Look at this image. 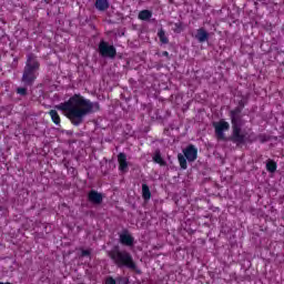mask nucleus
I'll use <instances>...</instances> for the list:
<instances>
[{
  "mask_svg": "<svg viewBox=\"0 0 284 284\" xmlns=\"http://www.w3.org/2000/svg\"><path fill=\"white\" fill-rule=\"evenodd\" d=\"M119 170L120 172H128V155L125 153L118 154Z\"/></svg>",
  "mask_w": 284,
  "mask_h": 284,
  "instance_id": "11",
  "label": "nucleus"
},
{
  "mask_svg": "<svg viewBox=\"0 0 284 284\" xmlns=\"http://www.w3.org/2000/svg\"><path fill=\"white\" fill-rule=\"evenodd\" d=\"M195 39L199 41V43H205V41L210 40V33H207L205 29L200 28L196 31Z\"/></svg>",
  "mask_w": 284,
  "mask_h": 284,
  "instance_id": "12",
  "label": "nucleus"
},
{
  "mask_svg": "<svg viewBox=\"0 0 284 284\" xmlns=\"http://www.w3.org/2000/svg\"><path fill=\"white\" fill-rule=\"evenodd\" d=\"M213 128L215 130V136L217 141H232L230 136H225V132L230 130V123L225 120H220L219 122H213Z\"/></svg>",
  "mask_w": 284,
  "mask_h": 284,
  "instance_id": "5",
  "label": "nucleus"
},
{
  "mask_svg": "<svg viewBox=\"0 0 284 284\" xmlns=\"http://www.w3.org/2000/svg\"><path fill=\"white\" fill-rule=\"evenodd\" d=\"M119 242L121 245H125L126 247H133L134 246V237L130 234V231L128 229H124L120 234Z\"/></svg>",
  "mask_w": 284,
  "mask_h": 284,
  "instance_id": "9",
  "label": "nucleus"
},
{
  "mask_svg": "<svg viewBox=\"0 0 284 284\" xmlns=\"http://www.w3.org/2000/svg\"><path fill=\"white\" fill-rule=\"evenodd\" d=\"M163 57H170V53L168 51H164Z\"/></svg>",
  "mask_w": 284,
  "mask_h": 284,
  "instance_id": "28",
  "label": "nucleus"
},
{
  "mask_svg": "<svg viewBox=\"0 0 284 284\" xmlns=\"http://www.w3.org/2000/svg\"><path fill=\"white\" fill-rule=\"evenodd\" d=\"M101 110L99 102L85 100L81 94L72 95V124L81 125L88 114Z\"/></svg>",
  "mask_w": 284,
  "mask_h": 284,
  "instance_id": "1",
  "label": "nucleus"
},
{
  "mask_svg": "<svg viewBox=\"0 0 284 284\" xmlns=\"http://www.w3.org/2000/svg\"><path fill=\"white\" fill-rule=\"evenodd\" d=\"M169 3L171 4V6H174V0H169Z\"/></svg>",
  "mask_w": 284,
  "mask_h": 284,
  "instance_id": "29",
  "label": "nucleus"
},
{
  "mask_svg": "<svg viewBox=\"0 0 284 284\" xmlns=\"http://www.w3.org/2000/svg\"><path fill=\"white\" fill-rule=\"evenodd\" d=\"M92 254V250H81V253H80V256L83 258V257H88L90 258Z\"/></svg>",
  "mask_w": 284,
  "mask_h": 284,
  "instance_id": "23",
  "label": "nucleus"
},
{
  "mask_svg": "<svg viewBox=\"0 0 284 284\" xmlns=\"http://www.w3.org/2000/svg\"><path fill=\"white\" fill-rule=\"evenodd\" d=\"M55 110H60L64 116H68L70 121H72V98H70L67 102H62L57 104Z\"/></svg>",
  "mask_w": 284,
  "mask_h": 284,
  "instance_id": "7",
  "label": "nucleus"
},
{
  "mask_svg": "<svg viewBox=\"0 0 284 284\" xmlns=\"http://www.w3.org/2000/svg\"><path fill=\"white\" fill-rule=\"evenodd\" d=\"M0 284H10V283L9 282H7V283L0 282Z\"/></svg>",
  "mask_w": 284,
  "mask_h": 284,
  "instance_id": "30",
  "label": "nucleus"
},
{
  "mask_svg": "<svg viewBox=\"0 0 284 284\" xmlns=\"http://www.w3.org/2000/svg\"><path fill=\"white\" fill-rule=\"evenodd\" d=\"M183 154L189 163H194L199 156V149L194 144H190L183 150Z\"/></svg>",
  "mask_w": 284,
  "mask_h": 284,
  "instance_id": "8",
  "label": "nucleus"
},
{
  "mask_svg": "<svg viewBox=\"0 0 284 284\" xmlns=\"http://www.w3.org/2000/svg\"><path fill=\"white\" fill-rule=\"evenodd\" d=\"M158 37L163 45H168V43H170V40L168 39V36H165V30H163V28L159 30Z\"/></svg>",
  "mask_w": 284,
  "mask_h": 284,
  "instance_id": "17",
  "label": "nucleus"
},
{
  "mask_svg": "<svg viewBox=\"0 0 284 284\" xmlns=\"http://www.w3.org/2000/svg\"><path fill=\"white\" fill-rule=\"evenodd\" d=\"M105 284H116V280H114L113 277H108L105 280Z\"/></svg>",
  "mask_w": 284,
  "mask_h": 284,
  "instance_id": "27",
  "label": "nucleus"
},
{
  "mask_svg": "<svg viewBox=\"0 0 284 284\" xmlns=\"http://www.w3.org/2000/svg\"><path fill=\"white\" fill-rule=\"evenodd\" d=\"M99 54L104 59H115L116 58V48L105 42V40H101L98 47Z\"/></svg>",
  "mask_w": 284,
  "mask_h": 284,
  "instance_id": "6",
  "label": "nucleus"
},
{
  "mask_svg": "<svg viewBox=\"0 0 284 284\" xmlns=\"http://www.w3.org/2000/svg\"><path fill=\"white\" fill-rule=\"evenodd\" d=\"M17 94H20V97H26V94H28V89H26V88H18L17 89Z\"/></svg>",
  "mask_w": 284,
  "mask_h": 284,
  "instance_id": "24",
  "label": "nucleus"
},
{
  "mask_svg": "<svg viewBox=\"0 0 284 284\" xmlns=\"http://www.w3.org/2000/svg\"><path fill=\"white\" fill-rule=\"evenodd\" d=\"M178 161L182 170H187V158H185V155H183L182 153H179Z\"/></svg>",
  "mask_w": 284,
  "mask_h": 284,
  "instance_id": "18",
  "label": "nucleus"
},
{
  "mask_svg": "<svg viewBox=\"0 0 284 284\" xmlns=\"http://www.w3.org/2000/svg\"><path fill=\"white\" fill-rule=\"evenodd\" d=\"M173 32H175V34H181V32H183V22H181V21L175 22Z\"/></svg>",
  "mask_w": 284,
  "mask_h": 284,
  "instance_id": "21",
  "label": "nucleus"
},
{
  "mask_svg": "<svg viewBox=\"0 0 284 284\" xmlns=\"http://www.w3.org/2000/svg\"><path fill=\"white\" fill-rule=\"evenodd\" d=\"M116 283L118 284H130L128 277H118Z\"/></svg>",
  "mask_w": 284,
  "mask_h": 284,
  "instance_id": "26",
  "label": "nucleus"
},
{
  "mask_svg": "<svg viewBox=\"0 0 284 284\" xmlns=\"http://www.w3.org/2000/svg\"><path fill=\"white\" fill-rule=\"evenodd\" d=\"M49 114H50L53 123H55V125H60L61 118L59 116V113L57 112V110L49 111Z\"/></svg>",
  "mask_w": 284,
  "mask_h": 284,
  "instance_id": "19",
  "label": "nucleus"
},
{
  "mask_svg": "<svg viewBox=\"0 0 284 284\" xmlns=\"http://www.w3.org/2000/svg\"><path fill=\"white\" fill-rule=\"evenodd\" d=\"M153 161L162 168H165L168 165V162H165V160H163V158L161 156V150L155 151V154L153 155Z\"/></svg>",
  "mask_w": 284,
  "mask_h": 284,
  "instance_id": "14",
  "label": "nucleus"
},
{
  "mask_svg": "<svg viewBox=\"0 0 284 284\" xmlns=\"http://www.w3.org/2000/svg\"><path fill=\"white\" fill-rule=\"evenodd\" d=\"M88 201L89 203H92V205H101V203H103V194L91 190L88 193Z\"/></svg>",
  "mask_w": 284,
  "mask_h": 284,
  "instance_id": "10",
  "label": "nucleus"
},
{
  "mask_svg": "<svg viewBox=\"0 0 284 284\" xmlns=\"http://www.w3.org/2000/svg\"><path fill=\"white\" fill-rule=\"evenodd\" d=\"M108 256L120 270H123V267H125L126 270H131V272H135V274H141V271L139 270L136 262H134V257H132V254L125 250L121 251L119 245L114 246L113 250L109 251Z\"/></svg>",
  "mask_w": 284,
  "mask_h": 284,
  "instance_id": "3",
  "label": "nucleus"
},
{
  "mask_svg": "<svg viewBox=\"0 0 284 284\" xmlns=\"http://www.w3.org/2000/svg\"><path fill=\"white\" fill-rule=\"evenodd\" d=\"M138 19L141 21H150L152 19V11L145 9L139 12Z\"/></svg>",
  "mask_w": 284,
  "mask_h": 284,
  "instance_id": "15",
  "label": "nucleus"
},
{
  "mask_svg": "<svg viewBox=\"0 0 284 284\" xmlns=\"http://www.w3.org/2000/svg\"><path fill=\"white\" fill-rule=\"evenodd\" d=\"M258 140L261 141V143H267V141H270V135L260 134Z\"/></svg>",
  "mask_w": 284,
  "mask_h": 284,
  "instance_id": "25",
  "label": "nucleus"
},
{
  "mask_svg": "<svg viewBox=\"0 0 284 284\" xmlns=\"http://www.w3.org/2000/svg\"><path fill=\"white\" fill-rule=\"evenodd\" d=\"M39 60L33 53L27 55V62L23 69L21 81L26 88H32L34 81H37V72H39Z\"/></svg>",
  "mask_w": 284,
  "mask_h": 284,
  "instance_id": "4",
  "label": "nucleus"
},
{
  "mask_svg": "<svg viewBox=\"0 0 284 284\" xmlns=\"http://www.w3.org/2000/svg\"><path fill=\"white\" fill-rule=\"evenodd\" d=\"M142 199L144 201H150V199H152V192H150V186H148V184H142Z\"/></svg>",
  "mask_w": 284,
  "mask_h": 284,
  "instance_id": "16",
  "label": "nucleus"
},
{
  "mask_svg": "<svg viewBox=\"0 0 284 284\" xmlns=\"http://www.w3.org/2000/svg\"><path fill=\"white\" fill-rule=\"evenodd\" d=\"M232 124V133L230 135V141L235 143V145H245L246 143H254L256 138L252 139V135L243 133V125H245V120H243V112L231 110L229 112Z\"/></svg>",
  "mask_w": 284,
  "mask_h": 284,
  "instance_id": "2",
  "label": "nucleus"
},
{
  "mask_svg": "<svg viewBox=\"0 0 284 284\" xmlns=\"http://www.w3.org/2000/svg\"><path fill=\"white\" fill-rule=\"evenodd\" d=\"M266 170H267V172H271L272 174H273V172H276V163L274 162V160L267 161Z\"/></svg>",
  "mask_w": 284,
  "mask_h": 284,
  "instance_id": "20",
  "label": "nucleus"
},
{
  "mask_svg": "<svg viewBox=\"0 0 284 284\" xmlns=\"http://www.w3.org/2000/svg\"><path fill=\"white\" fill-rule=\"evenodd\" d=\"M94 7L99 12H105L110 8V2L108 0H95Z\"/></svg>",
  "mask_w": 284,
  "mask_h": 284,
  "instance_id": "13",
  "label": "nucleus"
},
{
  "mask_svg": "<svg viewBox=\"0 0 284 284\" xmlns=\"http://www.w3.org/2000/svg\"><path fill=\"white\" fill-rule=\"evenodd\" d=\"M244 108H245V101L240 100L237 106L235 109H233V110H235L237 112H243Z\"/></svg>",
  "mask_w": 284,
  "mask_h": 284,
  "instance_id": "22",
  "label": "nucleus"
}]
</instances>
